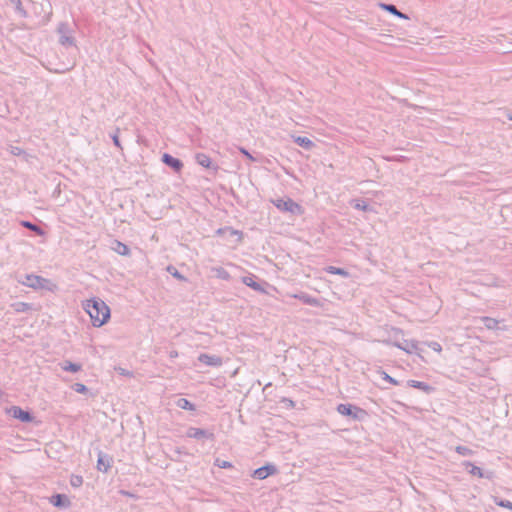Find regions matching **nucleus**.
<instances>
[{
    "mask_svg": "<svg viewBox=\"0 0 512 512\" xmlns=\"http://www.w3.org/2000/svg\"><path fill=\"white\" fill-rule=\"evenodd\" d=\"M161 160L166 166L170 167L175 173H180L183 169V166H184L183 162L179 158H176L169 153H164L162 155Z\"/></svg>",
    "mask_w": 512,
    "mask_h": 512,
    "instance_id": "9",
    "label": "nucleus"
},
{
    "mask_svg": "<svg viewBox=\"0 0 512 512\" xmlns=\"http://www.w3.org/2000/svg\"><path fill=\"white\" fill-rule=\"evenodd\" d=\"M111 249L122 256H127L130 254V248L125 243L119 240L112 241Z\"/></svg>",
    "mask_w": 512,
    "mask_h": 512,
    "instance_id": "17",
    "label": "nucleus"
},
{
    "mask_svg": "<svg viewBox=\"0 0 512 512\" xmlns=\"http://www.w3.org/2000/svg\"><path fill=\"white\" fill-rule=\"evenodd\" d=\"M407 385L409 387L421 390L425 394H431L435 391V387L429 385L426 382L418 381V380H408Z\"/></svg>",
    "mask_w": 512,
    "mask_h": 512,
    "instance_id": "14",
    "label": "nucleus"
},
{
    "mask_svg": "<svg viewBox=\"0 0 512 512\" xmlns=\"http://www.w3.org/2000/svg\"><path fill=\"white\" fill-rule=\"evenodd\" d=\"M395 345L408 353H411L412 350L417 348V345L414 341L408 340H404L403 342H396Z\"/></svg>",
    "mask_w": 512,
    "mask_h": 512,
    "instance_id": "26",
    "label": "nucleus"
},
{
    "mask_svg": "<svg viewBox=\"0 0 512 512\" xmlns=\"http://www.w3.org/2000/svg\"><path fill=\"white\" fill-rule=\"evenodd\" d=\"M49 502L53 506H55L57 508H64V509H66V508H69L71 506V501L68 498V496L65 495V494H60V493L52 495L49 498Z\"/></svg>",
    "mask_w": 512,
    "mask_h": 512,
    "instance_id": "12",
    "label": "nucleus"
},
{
    "mask_svg": "<svg viewBox=\"0 0 512 512\" xmlns=\"http://www.w3.org/2000/svg\"><path fill=\"white\" fill-rule=\"evenodd\" d=\"M493 501L497 506L503 507V508H506V509H509L512 511V502L511 501L502 499L497 496L493 497Z\"/></svg>",
    "mask_w": 512,
    "mask_h": 512,
    "instance_id": "29",
    "label": "nucleus"
},
{
    "mask_svg": "<svg viewBox=\"0 0 512 512\" xmlns=\"http://www.w3.org/2000/svg\"><path fill=\"white\" fill-rule=\"evenodd\" d=\"M242 282L246 286H248L251 289H253L254 291L261 292V293H266V290L264 289V287L260 283H258L256 281V277L254 275L244 276L242 278Z\"/></svg>",
    "mask_w": 512,
    "mask_h": 512,
    "instance_id": "16",
    "label": "nucleus"
},
{
    "mask_svg": "<svg viewBox=\"0 0 512 512\" xmlns=\"http://www.w3.org/2000/svg\"><path fill=\"white\" fill-rule=\"evenodd\" d=\"M463 465H464L466 468H469V467H470V470H469L468 472H469L471 475H473V476H477V477H479V478H486V479H489V480L493 479V477H494V472H492V471H487L486 473H484V472H483V470H482L480 467H478V466L474 465V464H473L472 462H470V461H465V462L463 463Z\"/></svg>",
    "mask_w": 512,
    "mask_h": 512,
    "instance_id": "10",
    "label": "nucleus"
},
{
    "mask_svg": "<svg viewBox=\"0 0 512 512\" xmlns=\"http://www.w3.org/2000/svg\"><path fill=\"white\" fill-rule=\"evenodd\" d=\"M231 194H232L234 197H236V194H235V192H234V190H233V189H231Z\"/></svg>",
    "mask_w": 512,
    "mask_h": 512,
    "instance_id": "45",
    "label": "nucleus"
},
{
    "mask_svg": "<svg viewBox=\"0 0 512 512\" xmlns=\"http://www.w3.org/2000/svg\"><path fill=\"white\" fill-rule=\"evenodd\" d=\"M57 33L59 34V43L64 47L75 46L76 40L71 35L72 30L67 22L59 23L57 27Z\"/></svg>",
    "mask_w": 512,
    "mask_h": 512,
    "instance_id": "4",
    "label": "nucleus"
},
{
    "mask_svg": "<svg viewBox=\"0 0 512 512\" xmlns=\"http://www.w3.org/2000/svg\"><path fill=\"white\" fill-rule=\"evenodd\" d=\"M195 161L204 168H213L215 171L219 168L218 165L213 166L211 158L205 153H196Z\"/></svg>",
    "mask_w": 512,
    "mask_h": 512,
    "instance_id": "15",
    "label": "nucleus"
},
{
    "mask_svg": "<svg viewBox=\"0 0 512 512\" xmlns=\"http://www.w3.org/2000/svg\"><path fill=\"white\" fill-rule=\"evenodd\" d=\"M176 406L183 410L195 411L196 405L186 398H179L176 401Z\"/></svg>",
    "mask_w": 512,
    "mask_h": 512,
    "instance_id": "22",
    "label": "nucleus"
},
{
    "mask_svg": "<svg viewBox=\"0 0 512 512\" xmlns=\"http://www.w3.org/2000/svg\"><path fill=\"white\" fill-rule=\"evenodd\" d=\"M271 386H272V384H271V383H268V384H266V385H265V387H264V389H263V390H266L267 388H270Z\"/></svg>",
    "mask_w": 512,
    "mask_h": 512,
    "instance_id": "44",
    "label": "nucleus"
},
{
    "mask_svg": "<svg viewBox=\"0 0 512 512\" xmlns=\"http://www.w3.org/2000/svg\"><path fill=\"white\" fill-rule=\"evenodd\" d=\"M187 437L193 438L196 440L200 439H209L213 441L215 439V435L213 430L210 429H202L196 427H189L187 430Z\"/></svg>",
    "mask_w": 512,
    "mask_h": 512,
    "instance_id": "6",
    "label": "nucleus"
},
{
    "mask_svg": "<svg viewBox=\"0 0 512 512\" xmlns=\"http://www.w3.org/2000/svg\"><path fill=\"white\" fill-rule=\"evenodd\" d=\"M296 298L301 300L304 304L314 306V307L320 306V300L316 297L309 295L308 293L303 292L299 295H296Z\"/></svg>",
    "mask_w": 512,
    "mask_h": 512,
    "instance_id": "19",
    "label": "nucleus"
},
{
    "mask_svg": "<svg viewBox=\"0 0 512 512\" xmlns=\"http://www.w3.org/2000/svg\"><path fill=\"white\" fill-rule=\"evenodd\" d=\"M212 270H213V272H215L216 277L219 279L226 280V281H229L231 279L229 272L226 269H224L223 267H215Z\"/></svg>",
    "mask_w": 512,
    "mask_h": 512,
    "instance_id": "27",
    "label": "nucleus"
},
{
    "mask_svg": "<svg viewBox=\"0 0 512 512\" xmlns=\"http://www.w3.org/2000/svg\"><path fill=\"white\" fill-rule=\"evenodd\" d=\"M8 150L14 156H21V155H25L26 154L25 151L22 148L18 147V146L10 145L8 147Z\"/></svg>",
    "mask_w": 512,
    "mask_h": 512,
    "instance_id": "35",
    "label": "nucleus"
},
{
    "mask_svg": "<svg viewBox=\"0 0 512 512\" xmlns=\"http://www.w3.org/2000/svg\"><path fill=\"white\" fill-rule=\"evenodd\" d=\"M215 465L218 466L219 468H223V469H229V468L233 467L231 462L226 461V460H220V459H216Z\"/></svg>",
    "mask_w": 512,
    "mask_h": 512,
    "instance_id": "37",
    "label": "nucleus"
},
{
    "mask_svg": "<svg viewBox=\"0 0 512 512\" xmlns=\"http://www.w3.org/2000/svg\"><path fill=\"white\" fill-rule=\"evenodd\" d=\"M382 375V379L385 380L386 382L392 385H399V382L395 378L388 375L386 372L382 371Z\"/></svg>",
    "mask_w": 512,
    "mask_h": 512,
    "instance_id": "38",
    "label": "nucleus"
},
{
    "mask_svg": "<svg viewBox=\"0 0 512 512\" xmlns=\"http://www.w3.org/2000/svg\"><path fill=\"white\" fill-rule=\"evenodd\" d=\"M119 133H120V128L116 127L115 128V131L113 133H110V138L112 139L113 141V144L119 149V150H123V147L121 145V142H120V138H119Z\"/></svg>",
    "mask_w": 512,
    "mask_h": 512,
    "instance_id": "30",
    "label": "nucleus"
},
{
    "mask_svg": "<svg viewBox=\"0 0 512 512\" xmlns=\"http://www.w3.org/2000/svg\"><path fill=\"white\" fill-rule=\"evenodd\" d=\"M430 347L434 350V351H437V352H440L442 350V347L441 345L438 343V342H432L430 344Z\"/></svg>",
    "mask_w": 512,
    "mask_h": 512,
    "instance_id": "41",
    "label": "nucleus"
},
{
    "mask_svg": "<svg viewBox=\"0 0 512 512\" xmlns=\"http://www.w3.org/2000/svg\"><path fill=\"white\" fill-rule=\"evenodd\" d=\"M72 389L77 392V393H80V394H85L88 392V388L86 385L82 384V383H75L72 385Z\"/></svg>",
    "mask_w": 512,
    "mask_h": 512,
    "instance_id": "34",
    "label": "nucleus"
},
{
    "mask_svg": "<svg viewBox=\"0 0 512 512\" xmlns=\"http://www.w3.org/2000/svg\"><path fill=\"white\" fill-rule=\"evenodd\" d=\"M169 356L171 358H176V357H178V352L176 350H172V351H170Z\"/></svg>",
    "mask_w": 512,
    "mask_h": 512,
    "instance_id": "43",
    "label": "nucleus"
},
{
    "mask_svg": "<svg viewBox=\"0 0 512 512\" xmlns=\"http://www.w3.org/2000/svg\"><path fill=\"white\" fill-rule=\"evenodd\" d=\"M167 270L175 278L180 279V280H185V277L181 273H179L178 270L174 266H171V265L168 266Z\"/></svg>",
    "mask_w": 512,
    "mask_h": 512,
    "instance_id": "36",
    "label": "nucleus"
},
{
    "mask_svg": "<svg viewBox=\"0 0 512 512\" xmlns=\"http://www.w3.org/2000/svg\"><path fill=\"white\" fill-rule=\"evenodd\" d=\"M353 207L365 212L372 210L371 206L365 200H357Z\"/></svg>",
    "mask_w": 512,
    "mask_h": 512,
    "instance_id": "31",
    "label": "nucleus"
},
{
    "mask_svg": "<svg viewBox=\"0 0 512 512\" xmlns=\"http://www.w3.org/2000/svg\"><path fill=\"white\" fill-rule=\"evenodd\" d=\"M381 8L387 12H389L390 14L398 17V18H401V19H409V17L407 16V14L399 11L397 9V7L393 4H386V3H381L380 4Z\"/></svg>",
    "mask_w": 512,
    "mask_h": 512,
    "instance_id": "18",
    "label": "nucleus"
},
{
    "mask_svg": "<svg viewBox=\"0 0 512 512\" xmlns=\"http://www.w3.org/2000/svg\"><path fill=\"white\" fill-rule=\"evenodd\" d=\"M19 282L33 289H48L47 285L50 283V280L42 276L26 274L25 280H19Z\"/></svg>",
    "mask_w": 512,
    "mask_h": 512,
    "instance_id": "5",
    "label": "nucleus"
},
{
    "mask_svg": "<svg viewBox=\"0 0 512 512\" xmlns=\"http://www.w3.org/2000/svg\"><path fill=\"white\" fill-rule=\"evenodd\" d=\"M508 119L512 121V114L508 115Z\"/></svg>",
    "mask_w": 512,
    "mask_h": 512,
    "instance_id": "46",
    "label": "nucleus"
},
{
    "mask_svg": "<svg viewBox=\"0 0 512 512\" xmlns=\"http://www.w3.org/2000/svg\"><path fill=\"white\" fill-rule=\"evenodd\" d=\"M83 477L81 475H71L70 477V485L74 488H79L83 484Z\"/></svg>",
    "mask_w": 512,
    "mask_h": 512,
    "instance_id": "32",
    "label": "nucleus"
},
{
    "mask_svg": "<svg viewBox=\"0 0 512 512\" xmlns=\"http://www.w3.org/2000/svg\"><path fill=\"white\" fill-rule=\"evenodd\" d=\"M59 365L62 370L66 371V372H71V373H77V372L81 371V369H82L81 364L73 363L69 360H64Z\"/></svg>",
    "mask_w": 512,
    "mask_h": 512,
    "instance_id": "20",
    "label": "nucleus"
},
{
    "mask_svg": "<svg viewBox=\"0 0 512 512\" xmlns=\"http://www.w3.org/2000/svg\"><path fill=\"white\" fill-rule=\"evenodd\" d=\"M16 10L22 15L26 16V11L24 10L21 0H17L16 2Z\"/></svg>",
    "mask_w": 512,
    "mask_h": 512,
    "instance_id": "40",
    "label": "nucleus"
},
{
    "mask_svg": "<svg viewBox=\"0 0 512 512\" xmlns=\"http://www.w3.org/2000/svg\"><path fill=\"white\" fill-rule=\"evenodd\" d=\"M280 402L283 403L286 408L293 409L295 407V402L290 398L283 397Z\"/></svg>",
    "mask_w": 512,
    "mask_h": 512,
    "instance_id": "39",
    "label": "nucleus"
},
{
    "mask_svg": "<svg viewBox=\"0 0 512 512\" xmlns=\"http://www.w3.org/2000/svg\"><path fill=\"white\" fill-rule=\"evenodd\" d=\"M8 412L13 418L18 419L23 423H31L34 420V416L30 411L23 410L19 406H12Z\"/></svg>",
    "mask_w": 512,
    "mask_h": 512,
    "instance_id": "7",
    "label": "nucleus"
},
{
    "mask_svg": "<svg viewBox=\"0 0 512 512\" xmlns=\"http://www.w3.org/2000/svg\"><path fill=\"white\" fill-rule=\"evenodd\" d=\"M21 225L27 228L28 230L34 232L36 235L42 236L45 234V231L40 226L30 221H22Z\"/></svg>",
    "mask_w": 512,
    "mask_h": 512,
    "instance_id": "24",
    "label": "nucleus"
},
{
    "mask_svg": "<svg viewBox=\"0 0 512 512\" xmlns=\"http://www.w3.org/2000/svg\"><path fill=\"white\" fill-rule=\"evenodd\" d=\"M455 451L462 456H470L473 454V451L469 447L462 445L457 446Z\"/></svg>",
    "mask_w": 512,
    "mask_h": 512,
    "instance_id": "33",
    "label": "nucleus"
},
{
    "mask_svg": "<svg viewBox=\"0 0 512 512\" xmlns=\"http://www.w3.org/2000/svg\"><path fill=\"white\" fill-rule=\"evenodd\" d=\"M84 309L89 314L94 327H101L110 318V308L99 298L87 300Z\"/></svg>",
    "mask_w": 512,
    "mask_h": 512,
    "instance_id": "1",
    "label": "nucleus"
},
{
    "mask_svg": "<svg viewBox=\"0 0 512 512\" xmlns=\"http://www.w3.org/2000/svg\"><path fill=\"white\" fill-rule=\"evenodd\" d=\"M240 151H241V153H242L243 155H245L248 159H250V160H255V159L252 157V155H251V154H250L246 149L241 148V149H240Z\"/></svg>",
    "mask_w": 512,
    "mask_h": 512,
    "instance_id": "42",
    "label": "nucleus"
},
{
    "mask_svg": "<svg viewBox=\"0 0 512 512\" xmlns=\"http://www.w3.org/2000/svg\"><path fill=\"white\" fill-rule=\"evenodd\" d=\"M325 271L329 274H334V275H340L342 277H349V272L347 270H345L344 268H340V267H335V266H327L325 268Z\"/></svg>",
    "mask_w": 512,
    "mask_h": 512,
    "instance_id": "25",
    "label": "nucleus"
},
{
    "mask_svg": "<svg viewBox=\"0 0 512 512\" xmlns=\"http://www.w3.org/2000/svg\"><path fill=\"white\" fill-rule=\"evenodd\" d=\"M12 307L14 308V310L16 312L24 313L31 309V304L26 303V302H16V303L12 304Z\"/></svg>",
    "mask_w": 512,
    "mask_h": 512,
    "instance_id": "28",
    "label": "nucleus"
},
{
    "mask_svg": "<svg viewBox=\"0 0 512 512\" xmlns=\"http://www.w3.org/2000/svg\"><path fill=\"white\" fill-rule=\"evenodd\" d=\"M336 411L340 415L347 417L350 420L358 422L365 421L369 416L368 412L365 409L351 403L338 404L336 407Z\"/></svg>",
    "mask_w": 512,
    "mask_h": 512,
    "instance_id": "2",
    "label": "nucleus"
},
{
    "mask_svg": "<svg viewBox=\"0 0 512 512\" xmlns=\"http://www.w3.org/2000/svg\"><path fill=\"white\" fill-rule=\"evenodd\" d=\"M198 361L212 367H219L222 365L223 361L222 358L217 355H210L206 353H201L198 356Z\"/></svg>",
    "mask_w": 512,
    "mask_h": 512,
    "instance_id": "13",
    "label": "nucleus"
},
{
    "mask_svg": "<svg viewBox=\"0 0 512 512\" xmlns=\"http://www.w3.org/2000/svg\"><path fill=\"white\" fill-rule=\"evenodd\" d=\"M294 142L306 150H311L315 146V144L312 140H310L308 137H304V136L295 137Z\"/></svg>",
    "mask_w": 512,
    "mask_h": 512,
    "instance_id": "21",
    "label": "nucleus"
},
{
    "mask_svg": "<svg viewBox=\"0 0 512 512\" xmlns=\"http://www.w3.org/2000/svg\"><path fill=\"white\" fill-rule=\"evenodd\" d=\"M113 463V458L103 453L102 451H99L98 453V459H97V469L103 473H107L108 470L111 468Z\"/></svg>",
    "mask_w": 512,
    "mask_h": 512,
    "instance_id": "11",
    "label": "nucleus"
},
{
    "mask_svg": "<svg viewBox=\"0 0 512 512\" xmlns=\"http://www.w3.org/2000/svg\"><path fill=\"white\" fill-rule=\"evenodd\" d=\"M480 321L489 330H496V329H498L499 321L497 319H495V318L484 316V317L480 318Z\"/></svg>",
    "mask_w": 512,
    "mask_h": 512,
    "instance_id": "23",
    "label": "nucleus"
},
{
    "mask_svg": "<svg viewBox=\"0 0 512 512\" xmlns=\"http://www.w3.org/2000/svg\"><path fill=\"white\" fill-rule=\"evenodd\" d=\"M274 206L282 212H289L293 215H298L302 213V207L298 203H296L291 198H279L276 200H272Z\"/></svg>",
    "mask_w": 512,
    "mask_h": 512,
    "instance_id": "3",
    "label": "nucleus"
},
{
    "mask_svg": "<svg viewBox=\"0 0 512 512\" xmlns=\"http://www.w3.org/2000/svg\"><path fill=\"white\" fill-rule=\"evenodd\" d=\"M277 467L274 464H265L262 467L255 469L252 473V477L258 480H264L267 477L277 473Z\"/></svg>",
    "mask_w": 512,
    "mask_h": 512,
    "instance_id": "8",
    "label": "nucleus"
}]
</instances>
